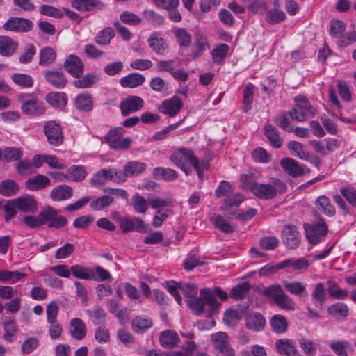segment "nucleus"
<instances>
[{
	"label": "nucleus",
	"mask_w": 356,
	"mask_h": 356,
	"mask_svg": "<svg viewBox=\"0 0 356 356\" xmlns=\"http://www.w3.org/2000/svg\"><path fill=\"white\" fill-rule=\"evenodd\" d=\"M241 181L243 188L249 189L257 197L264 200H272L277 193H283L287 189L286 183L275 177L270 178L268 184H262L254 181L252 175H243Z\"/></svg>",
	"instance_id": "1"
},
{
	"label": "nucleus",
	"mask_w": 356,
	"mask_h": 356,
	"mask_svg": "<svg viewBox=\"0 0 356 356\" xmlns=\"http://www.w3.org/2000/svg\"><path fill=\"white\" fill-rule=\"evenodd\" d=\"M202 298L195 296L188 301V306L197 315L202 314L206 311L207 316H211L218 310L219 303L209 289H202L200 291Z\"/></svg>",
	"instance_id": "2"
},
{
	"label": "nucleus",
	"mask_w": 356,
	"mask_h": 356,
	"mask_svg": "<svg viewBox=\"0 0 356 356\" xmlns=\"http://www.w3.org/2000/svg\"><path fill=\"white\" fill-rule=\"evenodd\" d=\"M295 107L289 113L292 120L302 122L312 117L316 110L307 98L302 95L295 97Z\"/></svg>",
	"instance_id": "3"
},
{
	"label": "nucleus",
	"mask_w": 356,
	"mask_h": 356,
	"mask_svg": "<svg viewBox=\"0 0 356 356\" xmlns=\"http://www.w3.org/2000/svg\"><path fill=\"white\" fill-rule=\"evenodd\" d=\"M268 297L273 299L280 308L293 311L295 309L296 304L293 300L286 295L280 285H271L265 291Z\"/></svg>",
	"instance_id": "4"
},
{
	"label": "nucleus",
	"mask_w": 356,
	"mask_h": 356,
	"mask_svg": "<svg viewBox=\"0 0 356 356\" xmlns=\"http://www.w3.org/2000/svg\"><path fill=\"white\" fill-rule=\"evenodd\" d=\"M124 129L122 127L111 130L106 136L105 140L111 148L115 150H126L131 145V139L129 137L122 138Z\"/></svg>",
	"instance_id": "5"
},
{
	"label": "nucleus",
	"mask_w": 356,
	"mask_h": 356,
	"mask_svg": "<svg viewBox=\"0 0 356 356\" xmlns=\"http://www.w3.org/2000/svg\"><path fill=\"white\" fill-rule=\"evenodd\" d=\"M166 287L169 293L173 296L175 300L179 305L181 304V297L178 291H181L182 293L188 296L189 299L195 296L197 293V287L191 283L183 285L180 283L170 281L166 282Z\"/></svg>",
	"instance_id": "6"
},
{
	"label": "nucleus",
	"mask_w": 356,
	"mask_h": 356,
	"mask_svg": "<svg viewBox=\"0 0 356 356\" xmlns=\"http://www.w3.org/2000/svg\"><path fill=\"white\" fill-rule=\"evenodd\" d=\"M38 216L42 225L48 223L50 228L59 229L63 227L67 222V219L64 216H58L57 211L51 207L41 211Z\"/></svg>",
	"instance_id": "7"
},
{
	"label": "nucleus",
	"mask_w": 356,
	"mask_h": 356,
	"mask_svg": "<svg viewBox=\"0 0 356 356\" xmlns=\"http://www.w3.org/2000/svg\"><path fill=\"white\" fill-rule=\"evenodd\" d=\"M72 275L80 279L94 280L97 282L110 280L111 275L104 268H71Z\"/></svg>",
	"instance_id": "8"
},
{
	"label": "nucleus",
	"mask_w": 356,
	"mask_h": 356,
	"mask_svg": "<svg viewBox=\"0 0 356 356\" xmlns=\"http://www.w3.org/2000/svg\"><path fill=\"white\" fill-rule=\"evenodd\" d=\"M211 341L213 347L224 356H235V351L230 345L228 335L223 332L212 334Z\"/></svg>",
	"instance_id": "9"
},
{
	"label": "nucleus",
	"mask_w": 356,
	"mask_h": 356,
	"mask_svg": "<svg viewBox=\"0 0 356 356\" xmlns=\"http://www.w3.org/2000/svg\"><path fill=\"white\" fill-rule=\"evenodd\" d=\"M44 133L48 143L54 146H59L63 143V134L60 125L55 121H49L44 125Z\"/></svg>",
	"instance_id": "10"
},
{
	"label": "nucleus",
	"mask_w": 356,
	"mask_h": 356,
	"mask_svg": "<svg viewBox=\"0 0 356 356\" xmlns=\"http://www.w3.org/2000/svg\"><path fill=\"white\" fill-rule=\"evenodd\" d=\"M120 178V170L115 168L102 169L93 175L90 179V184L94 186H99L105 184L111 180L115 182H121Z\"/></svg>",
	"instance_id": "11"
},
{
	"label": "nucleus",
	"mask_w": 356,
	"mask_h": 356,
	"mask_svg": "<svg viewBox=\"0 0 356 356\" xmlns=\"http://www.w3.org/2000/svg\"><path fill=\"white\" fill-rule=\"evenodd\" d=\"M305 231L309 241L312 244H316L320 242L322 237L326 235L327 227L325 222L321 220L316 224L305 225Z\"/></svg>",
	"instance_id": "12"
},
{
	"label": "nucleus",
	"mask_w": 356,
	"mask_h": 356,
	"mask_svg": "<svg viewBox=\"0 0 356 356\" xmlns=\"http://www.w3.org/2000/svg\"><path fill=\"white\" fill-rule=\"evenodd\" d=\"M32 28V22L22 17H11L3 24L6 31L17 33L29 32Z\"/></svg>",
	"instance_id": "13"
},
{
	"label": "nucleus",
	"mask_w": 356,
	"mask_h": 356,
	"mask_svg": "<svg viewBox=\"0 0 356 356\" xmlns=\"http://www.w3.org/2000/svg\"><path fill=\"white\" fill-rule=\"evenodd\" d=\"M147 165L140 161H129L124 167L123 171L120 170L121 182H124L127 178L134 177L141 175L146 169Z\"/></svg>",
	"instance_id": "14"
},
{
	"label": "nucleus",
	"mask_w": 356,
	"mask_h": 356,
	"mask_svg": "<svg viewBox=\"0 0 356 356\" xmlns=\"http://www.w3.org/2000/svg\"><path fill=\"white\" fill-rule=\"evenodd\" d=\"M143 105L144 101L141 97L130 95L121 102L120 108L122 114L127 116L140 110Z\"/></svg>",
	"instance_id": "15"
},
{
	"label": "nucleus",
	"mask_w": 356,
	"mask_h": 356,
	"mask_svg": "<svg viewBox=\"0 0 356 356\" xmlns=\"http://www.w3.org/2000/svg\"><path fill=\"white\" fill-rule=\"evenodd\" d=\"M282 240L289 248L293 249L298 246L300 242V235L294 225H286L282 231Z\"/></svg>",
	"instance_id": "16"
},
{
	"label": "nucleus",
	"mask_w": 356,
	"mask_h": 356,
	"mask_svg": "<svg viewBox=\"0 0 356 356\" xmlns=\"http://www.w3.org/2000/svg\"><path fill=\"white\" fill-rule=\"evenodd\" d=\"M63 66L69 74L76 78L81 77L84 72V64L81 58L76 55L68 56Z\"/></svg>",
	"instance_id": "17"
},
{
	"label": "nucleus",
	"mask_w": 356,
	"mask_h": 356,
	"mask_svg": "<svg viewBox=\"0 0 356 356\" xmlns=\"http://www.w3.org/2000/svg\"><path fill=\"white\" fill-rule=\"evenodd\" d=\"M183 106L181 99L177 96L164 100L159 106V112L168 115L170 117L176 115Z\"/></svg>",
	"instance_id": "18"
},
{
	"label": "nucleus",
	"mask_w": 356,
	"mask_h": 356,
	"mask_svg": "<svg viewBox=\"0 0 356 356\" xmlns=\"http://www.w3.org/2000/svg\"><path fill=\"white\" fill-rule=\"evenodd\" d=\"M69 333L76 340L83 339L87 333V327L85 323L79 318L71 319L69 325Z\"/></svg>",
	"instance_id": "19"
},
{
	"label": "nucleus",
	"mask_w": 356,
	"mask_h": 356,
	"mask_svg": "<svg viewBox=\"0 0 356 356\" xmlns=\"http://www.w3.org/2000/svg\"><path fill=\"white\" fill-rule=\"evenodd\" d=\"M46 81L56 88H63L66 86L65 74L58 70H47L44 74Z\"/></svg>",
	"instance_id": "20"
},
{
	"label": "nucleus",
	"mask_w": 356,
	"mask_h": 356,
	"mask_svg": "<svg viewBox=\"0 0 356 356\" xmlns=\"http://www.w3.org/2000/svg\"><path fill=\"white\" fill-rule=\"evenodd\" d=\"M17 209L24 213H35L38 206L35 200L31 196H23L13 199Z\"/></svg>",
	"instance_id": "21"
},
{
	"label": "nucleus",
	"mask_w": 356,
	"mask_h": 356,
	"mask_svg": "<svg viewBox=\"0 0 356 356\" xmlns=\"http://www.w3.org/2000/svg\"><path fill=\"white\" fill-rule=\"evenodd\" d=\"M21 109L26 115H38L44 113L45 106L42 102L32 99L24 102L21 106Z\"/></svg>",
	"instance_id": "22"
},
{
	"label": "nucleus",
	"mask_w": 356,
	"mask_h": 356,
	"mask_svg": "<svg viewBox=\"0 0 356 356\" xmlns=\"http://www.w3.org/2000/svg\"><path fill=\"white\" fill-rule=\"evenodd\" d=\"M277 353L282 355L296 356L298 353L295 343L289 339H281L275 342Z\"/></svg>",
	"instance_id": "23"
},
{
	"label": "nucleus",
	"mask_w": 356,
	"mask_h": 356,
	"mask_svg": "<svg viewBox=\"0 0 356 356\" xmlns=\"http://www.w3.org/2000/svg\"><path fill=\"white\" fill-rule=\"evenodd\" d=\"M148 44L150 48L159 54H163L167 49L168 44L165 40L159 33H153L148 38Z\"/></svg>",
	"instance_id": "24"
},
{
	"label": "nucleus",
	"mask_w": 356,
	"mask_h": 356,
	"mask_svg": "<svg viewBox=\"0 0 356 356\" xmlns=\"http://www.w3.org/2000/svg\"><path fill=\"white\" fill-rule=\"evenodd\" d=\"M280 165L289 175L296 177L303 174V169L297 161L291 158H284L280 161Z\"/></svg>",
	"instance_id": "25"
},
{
	"label": "nucleus",
	"mask_w": 356,
	"mask_h": 356,
	"mask_svg": "<svg viewBox=\"0 0 356 356\" xmlns=\"http://www.w3.org/2000/svg\"><path fill=\"white\" fill-rule=\"evenodd\" d=\"M159 341L161 346L172 348L179 343V338L175 331L166 330L160 333Z\"/></svg>",
	"instance_id": "26"
},
{
	"label": "nucleus",
	"mask_w": 356,
	"mask_h": 356,
	"mask_svg": "<svg viewBox=\"0 0 356 356\" xmlns=\"http://www.w3.org/2000/svg\"><path fill=\"white\" fill-rule=\"evenodd\" d=\"M50 179L42 175H38L26 181V186L31 191L43 189L50 185Z\"/></svg>",
	"instance_id": "27"
},
{
	"label": "nucleus",
	"mask_w": 356,
	"mask_h": 356,
	"mask_svg": "<svg viewBox=\"0 0 356 356\" xmlns=\"http://www.w3.org/2000/svg\"><path fill=\"white\" fill-rule=\"evenodd\" d=\"M145 77L139 73H131L120 79V85L124 88H136L141 86Z\"/></svg>",
	"instance_id": "28"
},
{
	"label": "nucleus",
	"mask_w": 356,
	"mask_h": 356,
	"mask_svg": "<svg viewBox=\"0 0 356 356\" xmlns=\"http://www.w3.org/2000/svg\"><path fill=\"white\" fill-rule=\"evenodd\" d=\"M18 44L11 38L0 36V54L3 56H10L17 50Z\"/></svg>",
	"instance_id": "29"
},
{
	"label": "nucleus",
	"mask_w": 356,
	"mask_h": 356,
	"mask_svg": "<svg viewBox=\"0 0 356 356\" xmlns=\"http://www.w3.org/2000/svg\"><path fill=\"white\" fill-rule=\"evenodd\" d=\"M329 347L337 356H349L348 353L353 349L351 343L344 339L332 341Z\"/></svg>",
	"instance_id": "30"
},
{
	"label": "nucleus",
	"mask_w": 356,
	"mask_h": 356,
	"mask_svg": "<svg viewBox=\"0 0 356 356\" xmlns=\"http://www.w3.org/2000/svg\"><path fill=\"white\" fill-rule=\"evenodd\" d=\"M73 194L72 188L67 185H60L52 189L51 197L54 201H63L70 199Z\"/></svg>",
	"instance_id": "31"
},
{
	"label": "nucleus",
	"mask_w": 356,
	"mask_h": 356,
	"mask_svg": "<svg viewBox=\"0 0 356 356\" xmlns=\"http://www.w3.org/2000/svg\"><path fill=\"white\" fill-rule=\"evenodd\" d=\"M152 175L154 179H162L165 181H172L176 180L178 177V173L176 170L169 168L156 167L153 170Z\"/></svg>",
	"instance_id": "32"
},
{
	"label": "nucleus",
	"mask_w": 356,
	"mask_h": 356,
	"mask_svg": "<svg viewBox=\"0 0 356 356\" xmlns=\"http://www.w3.org/2000/svg\"><path fill=\"white\" fill-rule=\"evenodd\" d=\"M152 320L147 316H138L131 321V328L136 333H143L152 327Z\"/></svg>",
	"instance_id": "33"
},
{
	"label": "nucleus",
	"mask_w": 356,
	"mask_h": 356,
	"mask_svg": "<svg viewBox=\"0 0 356 356\" xmlns=\"http://www.w3.org/2000/svg\"><path fill=\"white\" fill-rule=\"evenodd\" d=\"M76 108L83 111H90L92 109V99L91 95L88 92H83L78 95L74 99Z\"/></svg>",
	"instance_id": "34"
},
{
	"label": "nucleus",
	"mask_w": 356,
	"mask_h": 356,
	"mask_svg": "<svg viewBox=\"0 0 356 356\" xmlns=\"http://www.w3.org/2000/svg\"><path fill=\"white\" fill-rule=\"evenodd\" d=\"M246 326L254 331H260L264 329L266 321L263 316L259 313L248 315L245 319Z\"/></svg>",
	"instance_id": "35"
},
{
	"label": "nucleus",
	"mask_w": 356,
	"mask_h": 356,
	"mask_svg": "<svg viewBox=\"0 0 356 356\" xmlns=\"http://www.w3.org/2000/svg\"><path fill=\"white\" fill-rule=\"evenodd\" d=\"M264 131L265 136L274 147L279 148L282 146V140L279 136L278 130L275 127L270 124H267L264 127Z\"/></svg>",
	"instance_id": "36"
},
{
	"label": "nucleus",
	"mask_w": 356,
	"mask_h": 356,
	"mask_svg": "<svg viewBox=\"0 0 356 356\" xmlns=\"http://www.w3.org/2000/svg\"><path fill=\"white\" fill-rule=\"evenodd\" d=\"M115 31L110 26L99 31L94 38L95 42L99 45H108L115 37Z\"/></svg>",
	"instance_id": "37"
},
{
	"label": "nucleus",
	"mask_w": 356,
	"mask_h": 356,
	"mask_svg": "<svg viewBox=\"0 0 356 356\" xmlns=\"http://www.w3.org/2000/svg\"><path fill=\"white\" fill-rule=\"evenodd\" d=\"M316 208L328 216H332L335 213V209L331 204L330 199L325 195H321L316 200Z\"/></svg>",
	"instance_id": "38"
},
{
	"label": "nucleus",
	"mask_w": 356,
	"mask_h": 356,
	"mask_svg": "<svg viewBox=\"0 0 356 356\" xmlns=\"http://www.w3.org/2000/svg\"><path fill=\"white\" fill-rule=\"evenodd\" d=\"M46 101L54 107H64L67 103L65 94L59 92H49L46 95Z\"/></svg>",
	"instance_id": "39"
},
{
	"label": "nucleus",
	"mask_w": 356,
	"mask_h": 356,
	"mask_svg": "<svg viewBox=\"0 0 356 356\" xmlns=\"http://www.w3.org/2000/svg\"><path fill=\"white\" fill-rule=\"evenodd\" d=\"M286 17L285 13L277 8H273L266 10L265 19L266 22L275 24L284 21Z\"/></svg>",
	"instance_id": "40"
},
{
	"label": "nucleus",
	"mask_w": 356,
	"mask_h": 356,
	"mask_svg": "<svg viewBox=\"0 0 356 356\" xmlns=\"http://www.w3.org/2000/svg\"><path fill=\"white\" fill-rule=\"evenodd\" d=\"M113 201L114 198L112 195H102L92 200L90 203V207L93 210L100 211L110 207Z\"/></svg>",
	"instance_id": "41"
},
{
	"label": "nucleus",
	"mask_w": 356,
	"mask_h": 356,
	"mask_svg": "<svg viewBox=\"0 0 356 356\" xmlns=\"http://www.w3.org/2000/svg\"><path fill=\"white\" fill-rule=\"evenodd\" d=\"M72 5L80 11H90L95 6H100L102 8L104 6L98 0H74Z\"/></svg>",
	"instance_id": "42"
},
{
	"label": "nucleus",
	"mask_w": 356,
	"mask_h": 356,
	"mask_svg": "<svg viewBox=\"0 0 356 356\" xmlns=\"http://www.w3.org/2000/svg\"><path fill=\"white\" fill-rule=\"evenodd\" d=\"M195 40V47L196 49L192 51L191 54V56L194 58L199 57L203 51L209 48L207 38L204 35L200 33L196 34Z\"/></svg>",
	"instance_id": "43"
},
{
	"label": "nucleus",
	"mask_w": 356,
	"mask_h": 356,
	"mask_svg": "<svg viewBox=\"0 0 356 356\" xmlns=\"http://www.w3.org/2000/svg\"><path fill=\"white\" fill-rule=\"evenodd\" d=\"M270 326L272 330L276 333H284L287 329V321L284 316L282 315H274L270 320Z\"/></svg>",
	"instance_id": "44"
},
{
	"label": "nucleus",
	"mask_w": 356,
	"mask_h": 356,
	"mask_svg": "<svg viewBox=\"0 0 356 356\" xmlns=\"http://www.w3.org/2000/svg\"><path fill=\"white\" fill-rule=\"evenodd\" d=\"M211 220L216 227L222 232L232 233L235 230V227L220 215L213 217Z\"/></svg>",
	"instance_id": "45"
},
{
	"label": "nucleus",
	"mask_w": 356,
	"mask_h": 356,
	"mask_svg": "<svg viewBox=\"0 0 356 356\" xmlns=\"http://www.w3.org/2000/svg\"><path fill=\"white\" fill-rule=\"evenodd\" d=\"M98 81L97 74H86L81 79L75 80L73 82L74 87L77 88H86L91 87Z\"/></svg>",
	"instance_id": "46"
},
{
	"label": "nucleus",
	"mask_w": 356,
	"mask_h": 356,
	"mask_svg": "<svg viewBox=\"0 0 356 356\" xmlns=\"http://www.w3.org/2000/svg\"><path fill=\"white\" fill-rule=\"evenodd\" d=\"M244 197L240 193H236L231 196H228L224 200V204L221 207V210L229 213V209L232 207H238L240 204L243 201Z\"/></svg>",
	"instance_id": "47"
},
{
	"label": "nucleus",
	"mask_w": 356,
	"mask_h": 356,
	"mask_svg": "<svg viewBox=\"0 0 356 356\" xmlns=\"http://www.w3.org/2000/svg\"><path fill=\"white\" fill-rule=\"evenodd\" d=\"M24 276H25L24 274L17 270L10 271L0 268V282H2L13 284L19 280Z\"/></svg>",
	"instance_id": "48"
},
{
	"label": "nucleus",
	"mask_w": 356,
	"mask_h": 356,
	"mask_svg": "<svg viewBox=\"0 0 356 356\" xmlns=\"http://www.w3.org/2000/svg\"><path fill=\"white\" fill-rule=\"evenodd\" d=\"M173 34L181 47H188L191 44V35L185 29L176 28Z\"/></svg>",
	"instance_id": "49"
},
{
	"label": "nucleus",
	"mask_w": 356,
	"mask_h": 356,
	"mask_svg": "<svg viewBox=\"0 0 356 356\" xmlns=\"http://www.w3.org/2000/svg\"><path fill=\"white\" fill-rule=\"evenodd\" d=\"M56 57L54 50L50 47H46L40 52V61L41 65H48L52 63Z\"/></svg>",
	"instance_id": "50"
},
{
	"label": "nucleus",
	"mask_w": 356,
	"mask_h": 356,
	"mask_svg": "<svg viewBox=\"0 0 356 356\" xmlns=\"http://www.w3.org/2000/svg\"><path fill=\"white\" fill-rule=\"evenodd\" d=\"M18 189V185L13 180H5L0 184V193L6 197L15 195Z\"/></svg>",
	"instance_id": "51"
},
{
	"label": "nucleus",
	"mask_w": 356,
	"mask_h": 356,
	"mask_svg": "<svg viewBox=\"0 0 356 356\" xmlns=\"http://www.w3.org/2000/svg\"><path fill=\"white\" fill-rule=\"evenodd\" d=\"M132 205L136 213H145L148 209V200L147 201L139 194H135L131 198Z\"/></svg>",
	"instance_id": "52"
},
{
	"label": "nucleus",
	"mask_w": 356,
	"mask_h": 356,
	"mask_svg": "<svg viewBox=\"0 0 356 356\" xmlns=\"http://www.w3.org/2000/svg\"><path fill=\"white\" fill-rule=\"evenodd\" d=\"M3 327L5 331L3 339L7 342H13L15 340L17 332V325L15 322L13 320L8 319L3 323Z\"/></svg>",
	"instance_id": "53"
},
{
	"label": "nucleus",
	"mask_w": 356,
	"mask_h": 356,
	"mask_svg": "<svg viewBox=\"0 0 356 356\" xmlns=\"http://www.w3.org/2000/svg\"><path fill=\"white\" fill-rule=\"evenodd\" d=\"M59 175L65 178H70L76 181H82L86 176V171L83 166H72L69 170V175H65L63 173H58Z\"/></svg>",
	"instance_id": "54"
},
{
	"label": "nucleus",
	"mask_w": 356,
	"mask_h": 356,
	"mask_svg": "<svg viewBox=\"0 0 356 356\" xmlns=\"http://www.w3.org/2000/svg\"><path fill=\"white\" fill-rule=\"evenodd\" d=\"M23 156V152L19 148L6 147L2 152L3 159L8 162L19 161Z\"/></svg>",
	"instance_id": "55"
},
{
	"label": "nucleus",
	"mask_w": 356,
	"mask_h": 356,
	"mask_svg": "<svg viewBox=\"0 0 356 356\" xmlns=\"http://www.w3.org/2000/svg\"><path fill=\"white\" fill-rule=\"evenodd\" d=\"M196 345L193 341H188L183 344L182 348L179 351L169 352L167 356H193Z\"/></svg>",
	"instance_id": "56"
},
{
	"label": "nucleus",
	"mask_w": 356,
	"mask_h": 356,
	"mask_svg": "<svg viewBox=\"0 0 356 356\" xmlns=\"http://www.w3.org/2000/svg\"><path fill=\"white\" fill-rule=\"evenodd\" d=\"M328 313L336 318H344L348 314V308L342 302H337L328 308Z\"/></svg>",
	"instance_id": "57"
},
{
	"label": "nucleus",
	"mask_w": 356,
	"mask_h": 356,
	"mask_svg": "<svg viewBox=\"0 0 356 356\" xmlns=\"http://www.w3.org/2000/svg\"><path fill=\"white\" fill-rule=\"evenodd\" d=\"M243 312L238 309L227 310L224 314V322L228 326H234L237 321L243 318Z\"/></svg>",
	"instance_id": "58"
},
{
	"label": "nucleus",
	"mask_w": 356,
	"mask_h": 356,
	"mask_svg": "<svg viewBox=\"0 0 356 356\" xmlns=\"http://www.w3.org/2000/svg\"><path fill=\"white\" fill-rule=\"evenodd\" d=\"M299 346L306 356H315L317 353L316 346L312 340L301 339Z\"/></svg>",
	"instance_id": "59"
},
{
	"label": "nucleus",
	"mask_w": 356,
	"mask_h": 356,
	"mask_svg": "<svg viewBox=\"0 0 356 356\" xmlns=\"http://www.w3.org/2000/svg\"><path fill=\"white\" fill-rule=\"evenodd\" d=\"M345 31L346 25L342 21L332 19L330 22V33L332 37L339 38L343 35Z\"/></svg>",
	"instance_id": "60"
},
{
	"label": "nucleus",
	"mask_w": 356,
	"mask_h": 356,
	"mask_svg": "<svg viewBox=\"0 0 356 356\" xmlns=\"http://www.w3.org/2000/svg\"><path fill=\"white\" fill-rule=\"evenodd\" d=\"M90 320L96 325L102 323L106 317L105 312L99 307L86 311Z\"/></svg>",
	"instance_id": "61"
},
{
	"label": "nucleus",
	"mask_w": 356,
	"mask_h": 356,
	"mask_svg": "<svg viewBox=\"0 0 356 356\" xmlns=\"http://www.w3.org/2000/svg\"><path fill=\"white\" fill-rule=\"evenodd\" d=\"M250 289V284L243 282L235 286L231 291V297L235 300L243 298Z\"/></svg>",
	"instance_id": "62"
},
{
	"label": "nucleus",
	"mask_w": 356,
	"mask_h": 356,
	"mask_svg": "<svg viewBox=\"0 0 356 356\" xmlns=\"http://www.w3.org/2000/svg\"><path fill=\"white\" fill-rule=\"evenodd\" d=\"M13 81L19 86L23 88H30L33 84L32 77L24 74H15L12 76Z\"/></svg>",
	"instance_id": "63"
},
{
	"label": "nucleus",
	"mask_w": 356,
	"mask_h": 356,
	"mask_svg": "<svg viewBox=\"0 0 356 356\" xmlns=\"http://www.w3.org/2000/svg\"><path fill=\"white\" fill-rule=\"evenodd\" d=\"M17 172L21 175H29L35 172L32 163L26 159L19 161L16 165Z\"/></svg>",
	"instance_id": "64"
}]
</instances>
